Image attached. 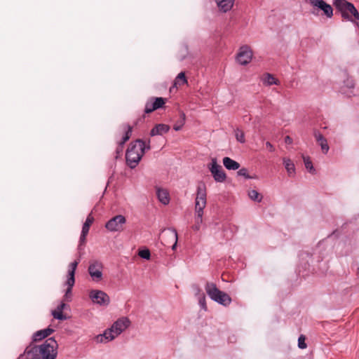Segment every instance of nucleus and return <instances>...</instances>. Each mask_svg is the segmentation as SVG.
<instances>
[{
    "label": "nucleus",
    "mask_w": 359,
    "mask_h": 359,
    "mask_svg": "<svg viewBox=\"0 0 359 359\" xmlns=\"http://www.w3.org/2000/svg\"><path fill=\"white\" fill-rule=\"evenodd\" d=\"M57 346L55 339L50 337L41 345L29 344L25 350L23 355L25 359H55Z\"/></svg>",
    "instance_id": "obj_1"
},
{
    "label": "nucleus",
    "mask_w": 359,
    "mask_h": 359,
    "mask_svg": "<svg viewBox=\"0 0 359 359\" xmlns=\"http://www.w3.org/2000/svg\"><path fill=\"white\" fill-rule=\"evenodd\" d=\"M150 142L149 139L147 142L137 139L130 142L126 153V163L130 168H135L142 159L145 151L151 149Z\"/></svg>",
    "instance_id": "obj_2"
},
{
    "label": "nucleus",
    "mask_w": 359,
    "mask_h": 359,
    "mask_svg": "<svg viewBox=\"0 0 359 359\" xmlns=\"http://www.w3.org/2000/svg\"><path fill=\"white\" fill-rule=\"evenodd\" d=\"M206 186L204 182H200L197 185L196 197L195 199V224L192 226L194 231H198L203 222V209L206 206L207 200Z\"/></svg>",
    "instance_id": "obj_3"
},
{
    "label": "nucleus",
    "mask_w": 359,
    "mask_h": 359,
    "mask_svg": "<svg viewBox=\"0 0 359 359\" xmlns=\"http://www.w3.org/2000/svg\"><path fill=\"white\" fill-rule=\"evenodd\" d=\"M130 322L128 318H122L117 320L110 328L104 331L103 334H100L97 337V341L106 343L113 340L124 331L130 325Z\"/></svg>",
    "instance_id": "obj_4"
},
{
    "label": "nucleus",
    "mask_w": 359,
    "mask_h": 359,
    "mask_svg": "<svg viewBox=\"0 0 359 359\" xmlns=\"http://www.w3.org/2000/svg\"><path fill=\"white\" fill-rule=\"evenodd\" d=\"M205 290L211 299L218 304L227 306L231 303L230 296L226 292L219 290L215 283H207L205 286Z\"/></svg>",
    "instance_id": "obj_5"
},
{
    "label": "nucleus",
    "mask_w": 359,
    "mask_h": 359,
    "mask_svg": "<svg viewBox=\"0 0 359 359\" xmlns=\"http://www.w3.org/2000/svg\"><path fill=\"white\" fill-rule=\"evenodd\" d=\"M166 100H167L165 98L161 97H151L149 98L145 104L144 114L135 121V125L143 123L145 118V114H150L158 109L163 107Z\"/></svg>",
    "instance_id": "obj_6"
},
{
    "label": "nucleus",
    "mask_w": 359,
    "mask_h": 359,
    "mask_svg": "<svg viewBox=\"0 0 359 359\" xmlns=\"http://www.w3.org/2000/svg\"><path fill=\"white\" fill-rule=\"evenodd\" d=\"M126 222V219L123 215H116L105 224V228L111 232L122 231Z\"/></svg>",
    "instance_id": "obj_7"
},
{
    "label": "nucleus",
    "mask_w": 359,
    "mask_h": 359,
    "mask_svg": "<svg viewBox=\"0 0 359 359\" xmlns=\"http://www.w3.org/2000/svg\"><path fill=\"white\" fill-rule=\"evenodd\" d=\"M102 269L103 265L101 262L97 260L90 262L88 271L93 281L99 282L102 280Z\"/></svg>",
    "instance_id": "obj_8"
},
{
    "label": "nucleus",
    "mask_w": 359,
    "mask_h": 359,
    "mask_svg": "<svg viewBox=\"0 0 359 359\" xmlns=\"http://www.w3.org/2000/svg\"><path fill=\"white\" fill-rule=\"evenodd\" d=\"M89 296L94 303L100 305L107 306L110 302L109 297L102 290H91Z\"/></svg>",
    "instance_id": "obj_9"
},
{
    "label": "nucleus",
    "mask_w": 359,
    "mask_h": 359,
    "mask_svg": "<svg viewBox=\"0 0 359 359\" xmlns=\"http://www.w3.org/2000/svg\"><path fill=\"white\" fill-rule=\"evenodd\" d=\"M210 170L216 182H222L226 180V174L220 165H218L215 158L212 159Z\"/></svg>",
    "instance_id": "obj_10"
},
{
    "label": "nucleus",
    "mask_w": 359,
    "mask_h": 359,
    "mask_svg": "<svg viewBox=\"0 0 359 359\" xmlns=\"http://www.w3.org/2000/svg\"><path fill=\"white\" fill-rule=\"evenodd\" d=\"M163 245L168 246L169 244L172 245V249L175 250L177 243V232L175 229H169L167 231H163L162 235Z\"/></svg>",
    "instance_id": "obj_11"
},
{
    "label": "nucleus",
    "mask_w": 359,
    "mask_h": 359,
    "mask_svg": "<svg viewBox=\"0 0 359 359\" xmlns=\"http://www.w3.org/2000/svg\"><path fill=\"white\" fill-rule=\"evenodd\" d=\"M121 127L123 131L124 132V135L123 136L121 140L118 142V146L116 149V158L118 155L122 154L123 146L125 143L130 139L133 132V128L129 124H123Z\"/></svg>",
    "instance_id": "obj_12"
},
{
    "label": "nucleus",
    "mask_w": 359,
    "mask_h": 359,
    "mask_svg": "<svg viewBox=\"0 0 359 359\" xmlns=\"http://www.w3.org/2000/svg\"><path fill=\"white\" fill-rule=\"evenodd\" d=\"M252 57V53L248 46H242L237 55V61L242 65L248 64Z\"/></svg>",
    "instance_id": "obj_13"
},
{
    "label": "nucleus",
    "mask_w": 359,
    "mask_h": 359,
    "mask_svg": "<svg viewBox=\"0 0 359 359\" xmlns=\"http://www.w3.org/2000/svg\"><path fill=\"white\" fill-rule=\"evenodd\" d=\"M309 2L313 6L322 10L323 13L327 18H332L333 15V9L332 6L323 0H309Z\"/></svg>",
    "instance_id": "obj_14"
},
{
    "label": "nucleus",
    "mask_w": 359,
    "mask_h": 359,
    "mask_svg": "<svg viewBox=\"0 0 359 359\" xmlns=\"http://www.w3.org/2000/svg\"><path fill=\"white\" fill-rule=\"evenodd\" d=\"M314 137L318 144L320 146L323 153L327 154L330 147L326 138L318 131L314 132Z\"/></svg>",
    "instance_id": "obj_15"
},
{
    "label": "nucleus",
    "mask_w": 359,
    "mask_h": 359,
    "mask_svg": "<svg viewBox=\"0 0 359 359\" xmlns=\"http://www.w3.org/2000/svg\"><path fill=\"white\" fill-rule=\"evenodd\" d=\"M170 130V126L164 123H158L154 126V127L150 131V136L154 137L156 135H162L167 133Z\"/></svg>",
    "instance_id": "obj_16"
},
{
    "label": "nucleus",
    "mask_w": 359,
    "mask_h": 359,
    "mask_svg": "<svg viewBox=\"0 0 359 359\" xmlns=\"http://www.w3.org/2000/svg\"><path fill=\"white\" fill-rule=\"evenodd\" d=\"M54 332V330L50 327L46 329L41 330L36 332L32 337L33 341H39L44 338L48 337Z\"/></svg>",
    "instance_id": "obj_17"
},
{
    "label": "nucleus",
    "mask_w": 359,
    "mask_h": 359,
    "mask_svg": "<svg viewBox=\"0 0 359 359\" xmlns=\"http://www.w3.org/2000/svg\"><path fill=\"white\" fill-rule=\"evenodd\" d=\"M79 259L75 260L69 264V269L68 271V278L67 280V283H69V285H72L75 283V271L76 267L79 263Z\"/></svg>",
    "instance_id": "obj_18"
},
{
    "label": "nucleus",
    "mask_w": 359,
    "mask_h": 359,
    "mask_svg": "<svg viewBox=\"0 0 359 359\" xmlns=\"http://www.w3.org/2000/svg\"><path fill=\"white\" fill-rule=\"evenodd\" d=\"M219 10L224 13L230 11L234 4V0H215Z\"/></svg>",
    "instance_id": "obj_19"
},
{
    "label": "nucleus",
    "mask_w": 359,
    "mask_h": 359,
    "mask_svg": "<svg viewBox=\"0 0 359 359\" xmlns=\"http://www.w3.org/2000/svg\"><path fill=\"white\" fill-rule=\"evenodd\" d=\"M156 194L161 203H162L164 205H167L169 203L170 196L168 191L166 189L158 188L156 191Z\"/></svg>",
    "instance_id": "obj_20"
},
{
    "label": "nucleus",
    "mask_w": 359,
    "mask_h": 359,
    "mask_svg": "<svg viewBox=\"0 0 359 359\" xmlns=\"http://www.w3.org/2000/svg\"><path fill=\"white\" fill-rule=\"evenodd\" d=\"M223 164L228 170H236L240 168V164L229 157H224L223 158Z\"/></svg>",
    "instance_id": "obj_21"
},
{
    "label": "nucleus",
    "mask_w": 359,
    "mask_h": 359,
    "mask_svg": "<svg viewBox=\"0 0 359 359\" xmlns=\"http://www.w3.org/2000/svg\"><path fill=\"white\" fill-rule=\"evenodd\" d=\"M283 164L289 176H293L295 173V167L293 162L289 158H283Z\"/></svg>",
    "instance_id": "obj_22"
},
{
    "label": "nucleus",
    "mask_w": 359,
    "mask_h": 359,
    "mask_svg": "<svg viewBox=\"0 0 359 359\" xmlns=\"http://www.w3.org/2000/svg\"><path fill=\"white\" fill-rule=\"evenodd\" d=\"M185 120H186L185 114L183 111H180V118L175 123V125L173 126V129L176 131L180 130L185 123Z\"/></svg>",
    "instance_id": "obj_23"
},
{
    "label": "nucleus",
    "mask_w": 359,
    "mask_h": 359,
    "mask_svg": "<svg viewBox=\"0 0 359 359\" xmlns=\"http://www.w3.org/2000/svg\"><path fill=\"white\" fill-rule=\"evenodd\" d=\"M93 222H94V218L92 216V215L91 214L88 215L86 219V222H84V224L83 225L81 232H83L84 233H88L90 227L92 225V224L93 223Z\"/></svg>",
    "instance_id": "obj_24"
},
{
    "label": "nucleus",
    "mask_w": 359,
    "mask_h": 359,
    "mask_svg": "<svg viewBox=\"0 0 359 359\" xmlns=\"http://www.w3.org/2000/svg\"><path fill=\"white\" fill-rule=\"evenodd\" d=\"M187 83V80L185 77V74H184V72H182L175 78V81H174V86L175 87L181 86L184 85Z\"/></svg>",
    "instance_id": "obj_25"
},
{
    "label": "nucleus",
    "mask_w": 359,
    "mask_h": 359,
    "mask_svg": "<svg viewBox=\"0 0 359 359\" xmlns=\"http://www.w3.org/2000/svg\"><path fill=\"white\" fill-rule=\"evenodd\" d=\"M264 83L268 86L279 84L278 80L276 79L272 74H266L264 75Z\"/></svg>",
    "instance_id": "obj_26"
},
{
    "label": "nucleus",
    "mask_w": 359,
    "mask_h": 359,
    "mask_svg": "<svg viewBox=\"0 0 359 359\" xmlns=\"http://www.w3.org/2000/svg\"><path fill=\"white\" fill-rule=\"evenodd\" d=\"M249 197L255 201L261 202L262 196L256 190H251L248 192Z\"/></svg>",
    "instance_id": "obj_27"
},
{
    "label": "nucleus",
    "mask_w": 359,
    "mask_h": 359,
    "mask_svg": "<svg viewBox=\"0 0 359 359\" xmlns=\"http://www.w3.org/2000/svg\"><path fill=\"white\" fill-rule=\"evenodd\" d=\"M304 158V163L305 165L306 168L311 173H313L315 172V169L313 166L312 161H311L309 157H303Z\"/></svg>",
    "instance_id": "obj_28"
},
{
    "label": "nucleus",
    "mask_w": 359,
    "mask_h": 359,
    "mask_svg": "<svg viewBox=\"0 0 359 359\" xmlns=\"http://www.w3.org/2000/svg\"><path fill=\"white\" fill-rule=\"evenodd\" d=\"M235 135H236V140L238 142H240L241 143H244L245 142L244 133L241 130L237 128L235 130Z\"/></svg>",
    "instance_id": "obj_29"
},
{
    "label": "nucleus",
    "mask_w": 359,
    "mask_h": 359,
    "mask_svg": "<svg viewBox=\"0 0 359 359\" xmlns=\"http://www.w3.org/2000/svg\"><path fill=\"white\" fill-rule=\"evenodd\" d=\"M52 315L55 318L60 320H64L67 319V317L63 314L62 311L57 309L53 311L52 312Z\"/></svg>",
    "instance_id": "obj_30"
},
{
    "label": "nucleus",
    "mask_w": 359,
    "mask_h": 359,
    "mask_svg": "<svg viewBox=\"0 0 359 359\" xmlns=\"http://www.w3.org/2000/svg\"><path fill=\"white\" fill-rule=\"evenodd\" d=\"M305 340H306V337L303 334H301L299 337V339H298V346L299 348L301 349H304L306 348V344L305 343Z\"/></svg>",
    "instance_id": "obj_31"
},
{
    "label": "nucleus",
    "mask_w": 359,
    "mask_h": 359,
    "mask_svg": "<svg viewBox=\"0 0 359 359\" xmlns=\"http://www.w3.org/2000/svg\"><path fill=\"white\" fill-rule=\"evenodd\" d=\"M138 255L145 259H149L151 256L150 251L148 249L140 250Z\"/></svg>",
    "instance_id": "obj_32"
},
{
    "label": "nucleus",
    "mask_w": 359,
    "mask_h": 359,
    "mask_svg": "<svg viewBox=\"0 0 359 359\" xmlns=\"http://www.w3.org/2000/svg\"><path fill=\"white\" fill-rule=\"evenodd\" d=\"M66 284L67 285V288L66 290V292H65V298L66 300L69 301V298L71 297V295H72V287L74 286V284H72V285H69V283H67Z\"/></svg>",
    "instance_id": "obj_33"
},
{
    "label": "nucleus",
    "mask_w": 359,
    "mask_h": 359,
    "mask_svg": "<svg viewBox=\"0 0 359 359\" xmlns=\"http://www.w3.org/2000/svg\"><path fill=\"white\" fill-rule=\"evenodd\" d=\"M237 173L238 175L243 176L246 179L251 178V177L248 174V170L245 168L240 169Z\"/></svg>",
    "instance_id": "obj_34"
},
{
    "label": "nucleus",
    "mask_w": 359,
    "mask_h": 359,
    "mask_svg": "<svg viewBox=\"0 0 359 359\" xmlns=\"http://www.w3.org/2000/svg\"><path fill=\"white\" fill-rule=\"evenodd\" d=\"M87 235H88V233H84L83 232H81L80 239H79V249H81V246L86 243Z\"/></svg>",
    "instance_id": "obj_35"
},
{
    "label": "nucleus",
    "mask_w": 359,
    "mask_h": 359,
    "mask_svg": "<svg viewBox=\"0 0 359 359\" xmlns=\"http://www.w3.org/2000/svg\"><path fill=\"white\" fill-rule=\"evenodd\" d=\"M198 302L202 309H203L205 310L207 309L206 302H205V297L204 294H203L202 297H201L199 298Z\"/></svg>",
    "instance_id": "obj_36"
},
{
    "label": "nucleus",
    "mask_w": 359,
    "mask_h": 359,
    "mask_svg": "<svg viewBox=\"0 0 359 359\" xmlns=\"http://www.w3.org/2000/svg\"><path fill=\"white\" fill-rule=\"evenodd\" d=\"M344 83L348 88H353L355 85L353 81L351 79H347Z\"/></svg>",
    "instance_id": "obj_37"
},
{
    "label": "nucleus",
    "mask_w": 359,
    "mask_h": 359,
    "mask_svg": "<svg viewBox=\"0 0 359 359\" xmlns=\"http://www.w3.org/2000/svg\"><path fill=\"white\" fill-rule=\"evenodd\" d=\"M266 147L267 149H269L270 151H274V147L271 144V142H266Z\"/></svg>",
    "instance_id": "obj_38"
},
{
    "label": "nucleus",
    "mask_w": 359,
    "mask_h": 359,
    "mask_svg": "<svg viewBox=\"0 0 359 359\" xmlns=\"http://www.w3.org/2000/svg\"><path fill=\"white\" fill-rule=\"evenodd\" d=\"M65 306V304L62 302L60 305L57 306V309L62 311Z\"/></svg>",
    "instance_id": "obj_39"
},
{
    "label": "nucleus",
    "mask_w": 359,
    "mask_h": 359,
    "mask_svg": "<svg viewBox=\"0 0 359 359\" xmlns=\"http://www.w3.org/2000/svg\"><path fill=\"white\" fill-rule=\"evenodd\" d=\"M285 142L287 144H290V143H292V138L289 136H286L285 138Z\"/></svg>",
    "instance_id": "obj_40"
}]
</instances>
